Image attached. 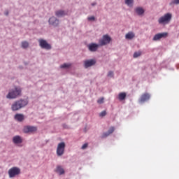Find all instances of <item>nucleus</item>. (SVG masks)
Returning a JSON list of instances; mask_svg holds the SVG:
<instances>
[{"label": "nucleus", "instance_id": "412c9836", "mask_svg": "<svg viewBox=\"0 0 179 179\" xmlns=\"http://www.w3.org/2000/svg\"><path fill=\"white\" fill-rule=\"evenodd\" d=\"M135 37V34L134 32H129L125 35V38L127 40H132Z\"/></svg>", "mask_w": 179, "mask_h": 179}, {"label": "nucleus", "instance_id": "1a4fd4ad", "mask_svg": "<svg viewBox=\"0 0 179 179\" xmlns=\"http://www.w3.org/2000/svg\"><path fill=\"white\" fill-rule=\"evenodd\" d=\"M167 36H169V34L167 32L159 33L154 36L152 41H159V40H162V38H166Z\"/></svg>", "mask_w": 179, "mask_h": 179}, {"label": "nucleus", "instance_id": "aec40b11", "mask_svg": "<svg viewBox=\"0 0 179 179\" xmlns=\"http://www.w3.org/2000/svg\"><path fill=\"white\" fill-rule=\"evenodd\" d=\"M127 99V93L126 92H120L118 94V99L120 101H122Z\"/></svg>", "mask_w": 179, "mask_h": 179}, {"label": "nucleus", "instance_id": "0eeeda50", "mask_svg": "<svg viewBox=\"0 0 179 179\" xmlns=\"http://www.w3.org/2000/svg\"><path fill=\"white\" fill-rule=\"evenodd\" d=\"M39 46L41 48H43V50H51L52 47H51V45L48 43H47V41L44 39H38Z\"/></svg>", "mask_w": 179, "mask_h": 179}, {"label": "nucleus", "instance_id": "72a5a7b5", "mask_svg": "<svg viewBox=\"0 0 179 179\" xmlns=\"http://www.w3.org/2000/svg\"><path fill=\"white\" fill-rule=\"evenodd\" d=\"M63 128H66V124H63Z\"/></svg>", "mask_w": 179, "mask_h": 179}, {"label": "nucleus", "instance_id": "f257e3e1", "mask_svg": "<svg viewBox=\"0 0 179 179\" xmlns=\"http://www.w3.org/2000/svg\"><path fill=\"white\" fill-rule=\"evenodd\" d=\"M29 104V101L27 99H19L15 101L11 106L12 111H19V110L24 108Z\"/></svg>", "mask_w": 179, "mask_h": 179}, {"label": "nucleus", "instance_id": "a211bd4d", "mask_svg": "<svg viewBox=\"0 0 179 179\" xmlns=\"http://www.w3.org/2000/svg\"><path fill=\"white\" fill-rule=\"evenodd\" d=\"M13 142L15 145H17L19 143H22V142H23V140L22 139V137H20V136H15L13 138Z\"/></svg>", "mask_w": 179, "mask_h": 179}, {"label": "nucleus", "instance_id": "393cba45", "mask_svg": "<svg viewBox=\"0 0 179 179\" xmlns=\"http://www.w3.org/2000/svg\"><path fill=\"white\" fill-rule=\"evenodd\" d=\"M107 76L108 78H114V72L113 71H108Z\"/></svg>", "mask_w": 179, "mask_h": 179}, {"label": "nucleus", "instance_id": "b1692460", "mask_svg": "<svg viewBox=\"0 0 179 179\" xmlns=\"http://www.w3.org/2000/svg\"><path fill=\"white\" fill-rule=\"evenodd\" d=\"M125 3L127 6H132L134 5V0H125Z\"/></svg>", "mask_w": 179, "mask_h": 179}, {"label": "nucleus", "instance_id": "2f4dec72", "mask_svg": "<svg viewBox=\"0 0 179 179\" xmlns=\"http://www.w3.org/2000/svg\"><path fill=\"white\" fill-rule=\"evenodd\" d=\"M4 15L5 16H8L9 15V11L8 10H6L5 12H4Z\"/></svg>", "mask_w": 179, "mask_h": 179}, {"label": "nucleus", "instance_id": "bb28decb", "mask_svg": "<svg viewBox=\"0 0 179 179\" xmlns=\"http://www.w3.org/2000/svg\"><path fill=\"white\" fill-rule=\"evenodd\" d=\"M179 0H172V1L170 3V5H178Z\"/></svg>", "mask_w": 179, "mask_h": 179}, {"label": "nucleus", "instance_id": "6e6552de", "mask_svg": "<svg viewBox=\"0 0 179 179\" xmlns=\"http://www.w3.org/2000/svg\"><path fill=\"white\" fill-rule=\"evenodd\" d=\"M65 152V143L61 142L58 144L57 148V156H62Z\"/></svg>", "mask_w": 179, "mask_h": 179}, {"label": "nucleus", "instance_id": "c85d7f7f", "mask_svg": "<svg viewBox=\"0 0 179 179\" xmlns=\"http://www.w3.org/2000/svg\"><path fill=\"white\" fill-rule=\"evenodd\" d=\"M106 115H107V112L106 110H103L100 114L99 116L100 117H106Z\"/></svg>", "mask_w": 179, "mask_h": 179}, {"label": "nucleus", "instance_id": "f8f14e48", "mask_svg": "<svg viewBox=\"0 0 179 179\" xmlns=\"http://www.w3.org/2000/svg\"><path fill=\"white\" fill-rule=\"evenodd\" d=\"M55 15L56 17L61 18V17H65L68 15V12H66L64 10L59 9L55 12Z\"/></svg>", "mask_w": 179, "mask_h": 179}, {"label": "nucleus", "instance_id": "9d476101", "mask_svg": "<svg viewBox=\"0 0 179 179\" xmlns=\"http://www.w3.org/2000/svg\"><path fill=\"white\" fill-rule=\"evenodd\" d=\"M149 100H150V94L145 93L141 95L138 99V102L140 104H143V103H145V101H149Z\"/></svg>", "mask_w": 179, "mask_h": 179}, {"label": "nucleus", "instance_id": "4be33fe9", "mask_svg": "<svg viewBox=\"0 0 179 179\" xmlns=\"http://www.w3.org/2000/svg\"><path fill=\"white\" fill-rule=\"evenodd\" d=\"M71 66H72L71 64L64 63L60 66V68L63 69H68V68H71Z\"/></svg>", "mask_w": 179, "mask_h": 179}, {"label": "nucleus", "instance_id": "9b49d317", "mask_svg": "<svg viewBox=\"0 0 179 179\" xmlns=\"http://www.w3.org/2000/svg\"><path fill=\"white\" fill-rule=\"evenodd\" d=\"M99 46H100V44L99 45L95 43H92L87 45L89 51H90V52H96V51H97V50H99Z\"/></svg>", "mask_w": 179, "mask_h": 179}, {"label": "nucleus", "instance_id": "c756f323", "mask_svg": "<svg viewBox=\"0 0 179 179\" xmlns=\"http://www.w3.org/2000/svg\"><path fill=\"white\" fill-rule=\"evenodd\" d=\"M87 143H85L84 145H82L81 149L85 150L87 148Z\"/></svg>", "mask_w": 179, "mask_h": 179}, {"label": "nucleus", "instance_id": "ddd939ff", "mask_svg": "<svg viewBox=\"0 0 179 179\" xmlns=\"http://www.w3.org/2000/svg\"><path fill=\"white\" fill-rule=\"evenodd\" d=\"M93 65H96L95 59H91L84 61V67L86 69H87V68H90V66H93Z\"/></svg>", "mask_w": 179, "mask_h": 179}, {"label": "nucleus", "instance_id": "f704fd0d", "mask_svg": "<svg viewBox=\"0 0 179 179\" xmlns=\"http://www.w3.org/2000/svg\"><path fill=\"white\" fill-rule=\"evenodd\" d=\"M84 132H87L86 128L84 129Z\"/></svg>", "mask_w": 179, "mask_h": 179}, {"label": "nucleus", "instance_id": "c9c22d12", "mask_svg": "<svg viewBox=\"0 0 179 179\" xmlns=\"http://www.w3.org/2000/svg\"><path fill=\"white\" fill-rule=\"evenodd\" d=\"M177 69H178V66H177Z\"/></svg>", "mask_w": 179, "mask_h": 179}, {"label": "nucleus", "instance_id": "20e7f679", "mask_svg": "<svg viewBox=\"0 0 179 179\" xmlns=\"http://www.w3.org/2000/svg\"><path fill=\"white\" fill-rule=\"evenodd\" d=\"M171 13H168L166 14H165L164 16L161 17L158 22L159 23V24H164V23H169V22H170L171 20Z\"/></svg>", "mask_w": 179, "mask_h": 179}, {"label": "nucleus", "instance_id": "e433bc0d", "mask_svg": "<svg viewBox=\"0 0 179 179\" xmlns=\"http://www.w3.org/2000/svg\"><path fill=\"white\" fill-rule=\"evenodd\" d=\"M20 68H22V66H20Z\"/></svg>", "mask_w": 179, "mask_h": 179}, {"label": "nucleus", "instance_id": "4468645a", "mask_svg": "<svg viewBox=\"0 0 179 179\" xmlns=\"http://www.w3.org/2000/svg\"><path fill=\"white\" fill-rule=\"evenodd\" d=\"M24 134H29L30 132H36L37 127L34 126H25L23 129Z\"/></svg>", "mask_w": 179, "mask_h": 179}, {"label": "nucleus", "instance_id": "7c9ffc66", "mask_svg": "<svg viewBox=\"0 0 179 179\" xmlns=\"http://www.w3.org/2000/svg\"><path fill=\"white\" fill-rule=\"evenodd\" d=\"M103 101H104V98H101V99H99L97 101V102L99 103V104H102Z\"/></svg>", "mask_w": 179, "mask_h": 179}, {"label": "nucleus", "instance_id": "a878e982", "mask_svg": "<svg viewBox=\"0 0 179 179\" xmlns=\"http://www.w3.org/2000/svg\"><path fill=\"white\" fill-rule=\"evenodd\" d=\"M134 58H138V57H141V52H135L133 55Z\"/></svg>", "mask_w": 179, "mask_h": 179}, {"label": "nucleus", "instance_id": "f3484780", "mask_svg": "<svg viewBox=\"0 0 179 179\" xmlns=\"http://www.w3.org/2000/svg\"><path fill=\"white\" fill-rule=\"evenodd\" d=\"M14 118L18 122H22L24 120V115L23 114L17 113L15 115Z\"/></svg>", "mask_w": 179, "mask_h": 179}, {"label": "nucleus", "instance_id": "6ab92c4d", "mask_svg": "<svg viewBox=\"0 0 179 179\" xmlns=\"http://www.w3.org/2000/svg\"><path fill=\"white\" fill-rule=\"evenodd\" d=\"M56 173L57 174H59V176H62V174H65V171L64 170V168H62V166H57L55 170Z\"/></svg>", "mask_w": 179, "mask_h": 179}, {"label": "nucleus", "instance_id": "f03ea898", "mask_svg": "<svg viewBox=\"0 0 179 179\" xmlns=\"http://www.w3.org/2000/svg\"><path fill=\"white\" fill-rule=\"evenodd\" d=\"M20 96H22V88H20V87H15L8 92V94L6 95V99L13 100L14 99H17Z\"/></svg>", "mask_w": 179, "mask_h": 179}, {"label": "nucleus", "instance_id": "423d86ee", "mask_svg": "<svg viewBox=\"0 0 179 179\" xmlns=\"http://www.w3.org/2000/svg\"><path fill=\"white\" fill-rule=\"evenodd\" d=\"M111 41V37L108 35H103L102 38L99 40V45L102 47L103 45H107V44H110Z\"/></svg>", "mask_w": 179, "mask_h": 179}, {"label": "nucleus", "instance_id": "dca6fc26", "mask_svg": "<svg viewBox=\"0 0 179 179\" xmlns=\"http://www.w3.org/2000/svg\"><path fill=\"white\" fill-rule=\"evenodd\" d=\"M134 10L138 16H143V15L145 13V9H143L142 7H137Z\"/></svg>", "mask_w": 179, "mask_h": 179}, {"label": "nucleus", "instance_id": "473e14b6", "mask_svg": "<svg viewBox=\"0 0 179 179\" xmlns=\"http://www.w3.org/2000/svg\"><path fill=\"white\" fill-rule=\"evenodd\" d=\"M92 6H96V5H97V3L96 2H94V3H92Z\"/></svg>", "mask_w": 179, "mask_h": 179}, {"label": "nucleus", "instance_id": "7ed1b4c3", "mask_svg": "<svg viewBox=\"0 0 179 179\" xmlns=\"http://www.w3.org/2000/svg\"><path fill=\"white\" fill-rule=\"evenodd\" d=\"M20 174V168L19 167H12L8 170V176L10 178H13L16 177V176H19Z\"/></svg>", "mask_w": 179, "mask_h": 179}, {"label": "nucleus", "instance_id": "2eb2a0df", "mask_svg": "<svg viewBox=\"0 0 179 179\" xmlns=\"http://www.w3.org/2000/svg\"><path fill=\"white\" fill-rule=\"evenodd\" d=\"M115 130V129L114 128V127H110L107 132H105L102 134L101 138H107V136H109V135H111V134H113V132H114V131Z\"/></svg>", "mask_w": 179, "mask_h": 179}, {"label": "nucleus", "instance_id": "5701e85b", "mask_svg": "<svg viewBox=\"0 0 179 179\" xmlns=\"http://www.w3.org/2000/svg\"><path fill=\"white\" fill-rule=\"evenodd\" d=\"M21 45L22 48L26 49L29 48V42L27 41H22Z\"/></svg>", "mask_w": 179, "mask_h": 179}, {"label": "nucleus", "instance_id": "39448f33", "mask_svg": "<svg viewBox=\"0 0 179 179\" xmlns=\"http://www.w3.org/2000/svg\"><path fill=\"white\" fill-rule=\"evenodd\" d=\"M48 24L50 26H52V27H58L59 26V19L55 16H52L48 20Z\"/></svg>", "mask_w": 179, "mask_h": 179}, {"label": "nucleus", "instance_id": "cd10ccee", "mask_svg": "<svg viewBox=\"0 0 179 179\" xmlns=\"http://www.w3.org/2000/svg\"><path fill=\"white\" fill-rule=\"evenodd\" d=\"M87 20H89V22H94V20H96V17H94V16L88 17Z\"/></svg>", "mask_w": 179, "mask_h": 179}]
</instances>
